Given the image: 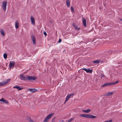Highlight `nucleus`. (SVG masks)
Instances as JSON below:
<instances>
[{"label": "nucleus", "instance_id": "obj_1", "mask_svg": "<svg viewBox=\"0 0 122 122\" xmlns=\"http://www.w3.org/2000/svg\"><path fill=\"white\" fill-rule=\"evenodd\" d=\"M81 117H84L87 118H95L97 117L90 114H82L80 115Z\"/></svg>", "mask_w": 122, "mask_h": 122}, {"label": "nucleus", "instance_id": "obj_2", "mask_svg": "<svg viewBox=\"0 0 122 122\" xmlns=\"http://www.w3.org/2000/svg\"><path fill=\"white\" fill-rule=\"evenodd\" d=\"M27 80L30 81H35L37 77L35 76H27Z\"/></svg>", "mask_w": 122, "mask_h": 122}, {"label": "nucleus", "instance_id": "obj_3", "mask_svg": "<svg viewBox=\"0 0 122 122\" xmlns=\"http://www.w3.org/2000/svg\"><path fill=\"white\" fill-rule=\"evenodd\" d=\"M10 79H7L0 82V86H3L6 84L10 82Z\"/></svg>", "mask_w": 122, "mask_h": 122}, {"label": "nucleus", "instance_id": "obj_4", "mask_svg": "<svg viewBox=\"0 0 122 122\" xmlns=\"http://www.w3.org/2000/svg\"><path fill=\"white\" fill-rule=\"evenodd\" d=\"M54 114V113H52L49 115L45 117L43 122H47L48 119H50Z\"/></svg>", "mask_w": 122, "mask_h": 122}, {"label": "nucleus", "instance_id": "obj_5", "mask_svg": "<svg viewBox=\"0 0 122 122\" xmlns=\"http://www.w3.org/2000/svg\"><path fill=\"white\" fill-rule=\"evenodd\" d=\"M7 3V1L6 0H4L3 2L2 7L3 8V10L4 11H5L6 10Z\"/></svg>", "mask_w": 122, "mask_h": 122}, {"label": "nucleus", "instance_id": "obj_6", "mask_svg": "<svg viewBox=\"0 0 122 122\" xmlns=\"http://www.w3.org/2000/svg\"><path fill=\"white\" fill-rule=\"evenodd\" d=\"M27 76L26 75L24 76L22 74L20 75V79L23 81H25L27 80Z\"/></svg>", "mask_w": 122, "mask_h": 122}, {"label": "nucleus", "instance_id": "obj_7", "mask_svg": "<svg viewBox=\"0 0 122 122\" xmlns=\"http://www.w3.org/2000/svg\"><path fill=\"white\" fill-rule=\"evenodd\" d=\"M82 69L86 71L87 73H91L92 72V70H90L89 69H87L86 68H83Z\"/></svg>", "mask_w": 122, "mask_h": 122}, {"label": "nucleus", "instance_id": "obj_8", "mask_svg": "<svg viewBox=\"0 0 122 122\" xmlns=\"http://www.w3.org/2000/svg\"><path fill=\"white\" fill-rule=\"evenodd\" d=\"M31 39L33 41V43L34 44H35L36 43V39L35 36L33 35H32L31 36Z\"/></svg>", "mask_w": 122, "mask_h": 122}, {"label": "nucleus", "instance_id": "obj_9", "mask_svg": "<svg viewBox=\"0 0 122 122\" xmlns=\"http://www.w3.org/2000/svg\"><path fill=\"white\" fill-rule=\"evenodd\" d=\"M82 23L85 27L86 26V21L85 18H82Z\"/></svg>", "mask_w": 122, "mask_h": 122}, {"label": "nucleus", "instance_id": "obj_10", "mask_svg": "<svg viewBox=\"0 0 122 122\" xmlns=\"http://www.w3.org/2000/svg\"><path fill=\"white\" fill-rule=\"evenodd\" d=\"M30 19L32 24L33 25H35V22L34 18L33 17L31 16L30 18Z\"/></svg>", "mask_w": 122, "mask_h": 122}, {"label": "nucleus", "instance_id": "obj_11", "mask_svg": "<svg viewBox=\"0 0 122 122\" xmlns=\"http://www.w3.org/2000/svg\"><path fill=\"white\" fill-rule=\"evenodd\" d=\"M15 62L14 61H10V68H11L13 67L15 65Z\"/></svg>", "mask_w": 122, "mask_h": 122}, {"label": "nucleus", "instance_id": "obj_12", "mask_svg": "<svg viewBox=\"0 0 122 122\" xmlns=\"http://www.w3.org/2000/svg\"><path fill=\"white\" fill-rule=\"evenodd\" d=\"M28 90L29 91L32 93L35 92L37 91V90L34 88L29 89Z\"/></svg>", "mask_w": 122, "mask_h": 122}, {"label": "nucleus", "instance_id": "obj_13", "mask_svg": "<svg viewBox=\"0 0 122 122\" xmlns=\"http://www.w3.org/2000/svg\"><path fill=\"white\" fill-rule=\"evenodd\" d=\"M19 24L18 21L17 20L16 21L15 23V27L16 28L18 29V28Z\"/></svg>", "mask_w": 122, "mask_h": 122}, {"label": "nucleus", "instance_id": "obj_14", "mask_svg": "<svg viewBox=\"0 0 122 122\" xmlns=\"http://www.w3.org/2000/svg\"><path fill=\"white\" fill-rule=\"evenodd\" d=\"M14 88H16L19 91L21 90L23 88H21L19 86H13Z\"/></svg>", "mask_w": 122, "mask_h": 122}, {"label": "nucleus", "instance_id": "obj_15", "mask_svg": "<svg viewBox=\"0 0 122 122\" xmlns=\"http://www.w3.org/2000/svg\"><path fill=\"white\" fill-rule=\"evenodd\" d=\"M113 93V92H108L107 93H105L104 94V96H110L112 95Z\"/></svg>", "mask_w": 122, "mask_h": 122}, {"label": "nucleus", "instance_id": "obj_16", "mask_svg": "<svg viewBox=\"0 0 122 122\" xmlns=\"http://www.w3.org/2000/svg\"><path fill=\"white\" fill-rule=\"evenodd\" d=\"M0 102H2L5 103H8V101L3 98L0 99Z\"/></svg>", "mask_w": 122, "mask_h": 122}, {"label": "nucleus", "instance_id": "obj_17", "mask_svg": "<svg viewBox=\"0 0 122 122\" xmlns=\"http://www.w3.org/2000/svg\"><path fill=\"white\" fill-rule=\"evenodd\" d=\"M112 85V84H111V83H107L104 84L102 86V87H104L105 86H107L109 85Z\"/></svg>", "mask_w": 122, "mask_h": 122}, {"label": "nucleus", "instance_id": "obj_18", "mask_svg": "<svg viewBox=\"0 0 122 122\" xmlns=\"http://www.w3.org/2000/svg\"><path fill=\"white\" fill-rule=\"evenodd\" d=\"M0 32L1 34L3 36L5 35V31L4 30L1 29L0 30Z\"/></svg>", "mask_w": 122, "mask_h": 122}, {"label": "nucleus", "instance_id": "obj_19", "mask_svg": "<svg viewBox=\"0 0 122 122\" xmlns=\"http://www.w3.org/2000/svg\"><path fill=\"white\" fill-rule=\"evenodd\" d=\"M66 3L67 6L68 7H69L70 5V3L69 1L68 0H66Z\"/></svg>", "mask_w": 122, "mask_h": 122}, {"label": "nucleus", "instance_id": "obj_20", "mask_svg": "<svg viewBox=\"0 0 122 122\" xmlns=\"http://www.w3.org/2000/svg\"><path fill=\"white\" fill-rule=\"evenodd\" d=\"M91 111V110L89 109H88L86 110H83V111L86 113H88L89 112Z\"/></svg>", "mask_w": 122, "mask_h": 122}, {"label": "nucleus", "instance_id": "obj_21", "mask_svg": "<svg viewBox=\"0 0 122 122\" xmlns=\"http://www.w3.org/2000/svg\"><path fill=\"white\" fill-rule=\"evenodd\" d=\"M74 94V93H73L72 94H69L67 95V96H68L69 97L72 98Z\"/></svg>", "mask_w": 122, "mask_h": 122}, {"label": "nucleus", "instance_id": "obj_22", "mask_svg": "<svg viewBox=\"0 0 122 122\" xmlns=\"http://www.w3.org/2000/svg\"><path fill=\"white\" fill-rule=\"evenodd\" d=\"M100 77L101 78H102L103 77H104L105 75H104V74H103V72H101V74L100 75Z\"/></svg>", "mask_w": 122, "mask_h": 122}, {"label": "nucleus", "instance_id": "obj_23", "mask_svg": "<svg viewBox=\"0 0 122 122\" xmlns=\"http://www.w3.org/2000/svg\"><path fill=\"white\" fill-rule=\"evenodd\" d=\"M70 97H69L68 96H66V99L65 100V103H64L65 104V103L67 102L68 100V99H69V98Z\"/></svg>", "mask_w": 122, "mask_h": 122}, {"label": "nucleus", "instance_id": "obj_24", "mask_svg": "<svg viewBox=\"0 0 122 122\" xmlns=\"http://www.w3.org/2000/svg\"><path fill=\"white\" fill-rule=\"evenodd\" d=\"M3 56L4 58L5 59H6L7 57V54L6 53H5L3 55Z\"/></svg>", "mask_w": 122, "mask_h": 122}, {"label": "nucleus", "instance_id": "obj_25", "mask_svg": "<svg viewBox=\"0 0 122 122\" xmlns=\"http://www.w3.org/2000/svg\"><path fill=\"white\" fill-rule=\"evenodd\" d=\"M93 63H95L98 64L100 63L99 61L98 60H97L93 61Z\"/></svg>", "mask_w": 122, "mask_h": 122}, {"label": "nucleus", "instance_id": "obj_26", "mask_svg": "<svg viewBox=\"0 0 122 122\" xmlns=\"http://www.w3.org/2000/svg\"><path fill=\"white\" fill-rule=\"evenodd\" d=\"M118 81H117L116 82H114L113 83H111V84H112V85H113V84H116L117 83H118Z\"/></svg>", "mask_w": 122, "mask_h": 122}, {"label": "nucleus", "instance_id": "obj_27", "mask_svg": "<svg viewBox=\"0 0 122 122\" xmlns=\"http://www.w3.org/2000/svg\"><path fill=\"white\" fill-rule=\"evenodd\" d=\"M73 119V118H71L68 120V122H70L71 121H72Z\"/></svg>", "mask_w": 122, "mask_h": 122}, {"label": "nucleus", "instance_id": "obj_28", "mask_svg": "<svg viewBox=\"0 0 122 122\" xmlns=\"http://www.w3.org/2000/svg\"><path fill=\"white\" fill-rule=\"evenodd\" d=\"M71 11L72 12H73L74 11V10L72 6H71Z\"/></svg>", "mask_w": 122, "mask_h": 122}, {"label": "nucleus", "instance_id": "obj_29", "mask_svg": "<svg viewBox=\"0 0 122 122\" xmlns=\"http://www.w3.org/2000/svg\"><path fill=\"white\" fill-rule=\"evenodd\" d=\"M75 29L77 30H79L80 28L79 27H78L77 26H76V27L75 28Z\"/></svg>", "mask_w": 122, "mask_h": 122}, {"label": "nucleus", "instance_id": "obj_30", "mask_svg": "<svg viewBox=\"0 0 122 122\" xmlns=\"http://www.w3.org/2000/svg\"><path fill=\"white\" fill-rule=\"evenodd\" d=\"M61 41L62 40L61 39H60L59 40L58 42L60 43Z\"/></svg>", "mask_w": 122, "mask_h": 122}, {"label": "nucleus", "instance_id": "obj_31", "mask_svg": "<svg viewBox=\"0 0 122 122\" xmlns=\"http://www.w3.org/2000/svg\"><path fill=\"white\" fill-rule=\"evenodd\" d=\"M44 34L46 36L47 35V33L46 32L44 31Z\"/></svg>", "mask_w": 122, "mask_h": 122}, {"label": "nucleus", "instance_id": "obj_32", "mask_svg": "<svg viewBox=\"0 0 122 122\" xmlns=\"http://www.w3.org/2000/svg\"><path fill=\"white\" fill-rule=\"evenodd\" d=\"M29 121L30 122H35L33 120H32L31 119H30Z\"/></svg>", "mask_w": 122, "mask_h": 122}, {"label": "nucleus", "instance_id": "obj_33", "mask_svg": "<svg viewBox=\"0 0 122 122\" xmlns=\"http://www.w3.org/2000/svg\"><path fill=\"white\" fill-rule=\"evenodd\" d=\"M73 26L75 28L76 27V26L74 24H73Z\"/></svg>", "mask_w": 122, "mask_h": 122}, {"label": "nucleus", "instance_id": "obj_34", "mask_svg": "<svg viewBox=\"0 0 122 122\" xmlns=\"http://www.w3.org/2000/svg\"><path fill=\"white\" fill-rule=\"evenodd\" d=\"M120 20L121 21H122V19H121Z\"/></svg>", "mask_w": 122, "mask_h": 122}, {"label": "nucleus", "instance_id": "obj_35", "mask_svg": "<svg viewBox=\"0 0 122 122\" xmlns=\"http://www.w3.org/2000/svg\"><path fill=\"white\" fill-rule=\"evenodd\" d=\"M103 4H104V6H105V4H104V3Z\"/></svg>", "mask_w": 122, "mask_h": 122}]
</instances>
